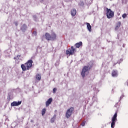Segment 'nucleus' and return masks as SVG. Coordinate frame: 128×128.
I'll return each mask as SVG.
<instances>
[{"mask_svg": "<svg viewBox=\"0 0 128 128\" xmlns=\"http://www.w3.org/2000/svg\"><path fill=\"white\" fill-rule=\"evenodd\" d=\"M34 62L32 60H28L24 64H21V68L23 72L28 70L32 66Z\"/></svg>", "mask_w": 128, "mask_h": 128, "instance_id": "1", "label": "nucleus"}, {"mask_svg": "<svg viewBox=\"0 0 128 128\" xmlns=\"http://www.w3.org/2000/svg\"><path fill=\"white\" fill-rule=\"evenodd\" d=\"M44 38L48 42L50 40H56V34L54 32H52L50 34V33L46 32L44 34Z\"/></svg>", "mask_w": 128, "mask_h": 128, "instance_id": "2", "label": "nucleus"}, {"mask_svg": "<svg viewBox=\"0 0 128 128\" xmlns=\"http://www.w3.org/2000/svg\"><path fill=\"white\" fill-rule=\"evenodd\" d=\"M92 68V64H88L87 66H84L81 72V76L82 78H84L86 76V74Z\"/></svg>", "mask_w": 128, "mask_h": 128, "instance_id": "3", "label": "nucleus"}, {"mask_svg": "<svg viewBox=\"0 0 128 128\" xmlns=\"http://www.w3.org/2000/svg\"><path fill=\"white\" fill-rule=\"evenodd\" d=\"M118 117V112H116L113 117L112 118V123H111V128H114V126H116V122L118 120L116 118Z\"/></svg>", "mask_w": 128, "mask_h": 128, "instance_id": "4", "label": "nucleus"}, {"mask_svg": "<svg viewBox=\"0 0 128 128\" xmlns=\"http://www.w3.org/2000/svg\"><path fill=\"white\" fill-rule=\"evenodd\" d=\"M74 107H71L69 109H68L66 110V116L67 118H70V116L72 114V113L74 112Z\"/></svg>", "mask_w": 128, "mask_h": 128, "instance_id": "5", "label": "nucleus"}, {"mask_svg": "<svg viewBox=\"0 0 128 128\" xmlns=\"http://www.w3.org/2000/svg\"><path fill=\"white\" fill-rule=\"evenodd\" d=\"M74 52H76V48L72 46H71V50H66V54L67 56H72V54H74Z\"/></svg>", "mask_w": 128, "mask_h": 128, "instance_id": "6", "label": "nucleus"}, {"mask_svg": "<svg viewBox=\"0 0 128 128\" xmlns=\"http://www.w3.org/2000/svg\"><path fill=\"white\" fill-rule=\"evenodd\" d=\"M106 16H114V12H112L110 9L108 8H106Z\"/></svg>", "mask_w": 128, "mask_h": 128, "instance_id": "7", "label": "nucleus"}, {"mask_svg": "<svg viewBox=\"0 0 128 128\" xmlns=\"http://www.w3.org/2000/svg\"><path fill=\"white\" fill-rule=\"evenodd\" d=\"M20 104H22V101L19 102H14L12 103H11V106H20Z\"/></svg>", "mask_w": 128, "mask_h": 128, "instance_id": "8", "label": "nucleus"}, {"mask_svg": "<svg viewBox=\"0 0 128 128\" xmlns=\"http://www.w3.org/2000/svg\"><path fill=\"white\" fill-rule=\"evenodd\" d=\"M112 76L114 78H116V76H118V70H112Z\"/></svg>", "mask_w": 128, "mask_h": 128, "instance_id": "9", "label": "nucleus"}, {"mask_svg": "<svg viewBox=\"0 0 128 128\" xmlns=\"http://www.w3.org/2000/svg\"><path fill=\"white\" fill-rule=\"evenodd\" d=\"M52 98H49L46 102V106H48L50 104H52Z\"/></svg>", "mask_w": 128, "mask_h": 128, "instance_id": "10", "label": "nucleus"}, {"mask_svg": "<svg viewBox=\"0 0 128 128\" xmlns=\"http://www.w3.org/2000/svg\"><path fill=\"white\" fill-rule=\"evenodd\" d=\"M75 46H76V48H80V46H82V42H79L76 43L75 44Z\"/></svg>", "mask_w": 128, "mask_h": 128, "instance_id": "11", "label": "nucleus"}, {"mask_svg": "<svg viewBox=\"0 0 128 128\" xmlns=\"http://www.w3.org/2000/svg\"><path fill=\"white\" fill-rule=\"evenodd\" d=\"M71 14L72 16H74L76 14V9H72L71 10Z\"/></svg>", "mask_w": 128, "mask_h": 128, "instance_id": "12", "label": "nucleus"}, {"mask_svg": "<svg viewBox=\"0 0 128 128\" xmlns=\"http://www.w3.org/2000/svg\"><path fill=\"white\" fill-rule=\"evenodd\" d=\"M120 22H118L116 24V26L115 27V30H118V28H120Z\"/></svg>", "mask_w": 128, "mask_h": 128, "instance_id": "13", "label": "nucleus"}, {"mask_svg": "<svg viewBox=\"0 0 128 128\" xmlns=\"http://www.w3.org/2000/svg\"><path fill=\"white\" fill-rule=\"evenodd\" d=\"M86 26L88 30L92 32V26H90V23H86Z\"/></svg>", "mask_w": 128, "mask_h": 128, "instance_id": "14", "label": "nucleus"}, {"mask_svg": "<svg viewBox=\"0 0 128 128\" xmlns=\"http://www.w3.org/2000/svg\"><path fill=\"white\" fill-rule=\"evenodd\" d=\"M36 79H37L38 80H42V76L40 74H37L36 76Z\"/></svg>", "mask_w": 128, "mask_h": 128, "instance_id": "15", "label": "nucleus"}, {"mask_svg": "<svg viewBox=\"0 0 128 128\" xmlns=\"http://www.w3.org/2000/svg\"><path fill=\"white\" fill-rule=\"evenodd\" d=\"M56 116L54 115L53 118H51L50 122L52 124L53 122H54V120H56Z\"/></svg>", "mask_w": 128, "mask_h": 128, "instance_id": "16", "label": "nucleus"}, {"mask_svg": "<svg viewBox=\"0 0 128 128\" xmlns=\"http://www.w3.org/2000/svg\"><path fill=\"white\" fill-rule=\"evenodd\" d=\"M21 30H26V25L25 24H23V26L21 28Z\"/></svg>", "mask_w": 128, "mask_h": 128, "instance_id": "17", "label": "nucleus"}, {"mask_svg": "<svg viewBox=\"0 0 128 128\" xmlns=\"http://www.w3.org/2000/svg\"><path fill=\"white\" fill-rule=\"evenodd\" d=\"M46 108H43L42 110V116H44V114H46Z\"/></svg>", "mask_w": 128, "mask_h": 128, "instance_id": "18", "label": "nucleus"}, {"mask_svg": "<svg viewBox=\"0 0 128 128\" xmlns=\"http://www.w3.org/2000/svg\"><path fill=\"white\" fill-rule=\"evenodd\" d=\"M85 124H86V121L82 122V123L81 124V126H84Z\"/></svg>", "mask_w": 128, "mask_h": 128, "instance_id": "19", "label": "nucleus"}, {"mask_svg": "<svg viewBox=\"0 0 128 128\" xmlns=\"http://www.w3.org/2000/svg\"><path fill=\"white\" fill-rule=\"evenodd\" d=\"M56 88H54L53 89V92H54V94H56Z\"/></svg>", "mask_w": 128, "mask_h": 128, "instance_id": "20", "label": "nucleus"}, {"mask_svg": "<svg viewBox=\"0 0 128 128\" xmlns=\"http://www.w3.org/2000/svg\"><path fill=\"white\" fill-rule=\"evenodd\" d=\"M15 26H18V22H14Z\"/></svg>", "mask_w": 128, "mask_h": 128, "instance_id": "21", "label": "nucleus"}, {"mask_svg": "<svg viewBox=\"0 0 128 128\" xmlns=\"http://www.w3.org/2000/svg\"><path fill=\"white\" fill-rule=\"evenodd\" d=\"M33 34H34V36H36V34H37L36 32L34 31L33 32Z\"/></svg>", "mask_w": 128, "mask_h": 128, "instance_id": "22", "label": "nucleus"}, {"mask_svg": "<svg viewBox=\"0 0 128 128\" xmlns=\"http://www.w3.org/2000/svg\"><path fill=\"white\" fill-rule=\"evenodd\" d=\"M20 56H22V55H17L16 58H20Z\"/></svg>", "mask_w": 128, "mask_h": 128, "instance_id": "23", "label": "nucleus"}, {"mask_svg": "<svg viewBox=\"0 0 128 128\" xmlns=\"http://www.w3.org/2000/svg\"><path fill=\"white\" fill-rule=\"evenodd\" d=\"M127 14H122V16H126Z\"/></svg>", "mask_w": 128, "mask_h": 128, "instance_id": "24", "label": "nucleus"}, {"mask_svg": "<svg viewBox=\"0 0 128 128\" xmlns=\"http://www.w3.org/2000/svg\"><path fill=\"white\" fill-rule=\"evenodd\" d=\"M125 85H126V86H128V82H126L125 83Z\"/></svg>", "mask_w": 128, "mask_h": 128, "instance_id": "25", "label": "nucleus"}, {"mask_svg": "<svg viewBox=\"0 0 128 128\" xmlns=\"http://www.w3.org/2000/svg\"><path fill=\"white\" fill-rule=\"evenodd\" d=\"M44 2V0H40V2Z\"/></svg>", "mask_w": 128, "mask_h": 128, "instance_id": "26", "label": "nucleus"}, {"mask_svg": "<svg viewBox=\"0 0 128 128\" xmlns=\"http://www.w3.org/2000/svg\"><path fill=\"white\" fill-rule=\"evenodd\" d=\"M108 18H112V17H110V16H107Z\"/></svg>", "mask_w": 128, "mask_h": 128, "instance_id": "27", "label": "nucleus"}, {"mask_svg": "<svg viewBox=\"0 0 128 128\" xmlns=\"http://www.w3.org/2000/svg\"><path fill=\"white\" fill-rule=\"evenodd\" d=\"M14 60H16V57H14Z\"/></svg>", "mask_w": 128, "mask_h": 128, "instance_id": "28", "label": "nucleus"}, {"mask_svg": "<svg viewBox=\"0 0 128 128\" xmlns=\"http://www.w3.org/2000/svg\"><path fill=\"white\" fill-rule=\"evenodd\" d=\"M126 16H123V18H125Z\"/></svg>", "mask_w": 128, "mask_h": 128, "instance_id": "29", "label": "nucleus"}, {"mask_svg": "<svg viewBox=\"0 0 128 128\" xmlns=\"http://www.w3.org/2000/svg\"><path fill=\"white\" fill-rule=\"evenodd\" d=\"M118 16H120V14H118Z\"/></svg>", "mask_w": 128, "mask_h": 128, "instance_id": "30", "label": "nucleus"}]
</instances>
